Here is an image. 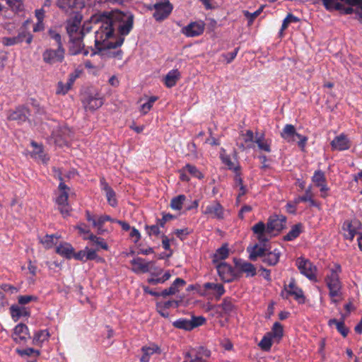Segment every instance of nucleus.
Returning a JSON list of instances; mask_svg holds the SVG:
<instances>
[{"label":"nucleus","instance_id":"f257e3e1","mask_svg":"<svg viewBox=\"0 0 362 362\" xmlns=\"http://www.w3.org/2000/svg\"><path fill=\"white\" fill-rule=\"evenodd\" d=\"M90 21L102 23L100 29L105 35V40H107L115 37V29L118 30L122 37L127 35L133 28L134 16H126L122 12L114 13L103 11L93 15Z\"/></svg>","mask_w":362,"mask_h":362},{"label":"nucleus","instance_id":"f03ea898","mask_svg":"<svg viewBox=\"0 0 362 362\" xmlns=\"http://www.w3.org/2000/svg\"><path fill=\"white\" fill-rule=\"evenodd\" d=\"M325 8L329 11H338L341 14H351V6H361L362 0H322Z\"/></svg>","mask_w":362,"mask_h":362},{"label":"nucleus","instance_id":"7ed1b4c3","mask_svg":"<svg viewBox=\"0 0 362 362\" xmlns=\"http://www.w3.org/2000/svg\"><path fill=\"white\" fill-rule=\"evenodd\" d=\"M341 270L340 265H334V268L329 270L325 279L326 284L329 290V295L332 298H339L341 295V285L339 277Z\"/></svg>","mask_w":362,"mask_h":362},{"label":"nucleus","instance_id":"20e7f679","mask_svg":"<svg viewBox=\"0 0 362 362\" xmlns=\"http://www.w3.org/2000/svg\"><path fill=\"white\" fill-rule=\"evenodd\" d=\"M280 296L285 299H288L290 296H293L294 299L298 303H305V296L303 290L296 286L295 278L292 277L288 285L285 284L284 289L281 291Z\"/></svg>","mask_w":362,"mask_h":362},{"label":"nucleus","instance_id":"39448f33","mask_svg":"<svg viewBox=\"0 0 362 362\" xmlns=\"http://www.w3.org/2000/svg\"><path fill=\"white\" fill-rule=\"evenodd\" d=\"M155 11L153 14L156 21H162L167 18L171 13L173 6L169 0H156L153 5Z\"/></svg>","mask_w":362,"mask_h":362},{"label":"nucleus","instance_id":"423d86ee","mask_svg":"<svg viewBox=\"0 0 362 362\" xmlns=\"http://www.w3.org/2000/svg\"><path fill=\"white\" fill-rule=\"evenodd\" d=\"M296 264L302 274L305 276L310 280L317 281V267L309 259L302 257H298L296 259Z\"/></svg>","mask_w":362,"mask_h":362},{"label":"nucleus","instance_id":"0eeeda50","mask_svg":"<svg viewBox=\"0 0 362 362\" xmlns=\"http://www.w3.org/2000/svg\"><path fill=\"white\" fill-rule=\"evenodd\" d=\"M31 116L30 110L25 105H18L14 110L11 111L7 119L10 121H15L18 124H22L25 122H30Z\"/></svg>","mask_w":362,"mask_h":362},{"label":"nucleus","instance_id":"6e6552de","mask_svg":"<svg viewBox=\"0 0 362 362\" xmlns=\"http://www.w3.org/2000/svg\"><path fill=\"white\" fill-rule=\"evenodd\" d=\"M361 228V223L359 220L354 218L346 220L342 225V234L345 239L352 241L355 235L358 233Z\"/></svg>","mask_w":362,"mask_h":362},{"label":"nucleus","instance_id":"1a4fd4ad","mask_svg":"<svg viewBox=\"0 0 362 362\" xmlns=\"http://www.w3.org/2000/svg\"><path fill=\"white\" fill-rule=\"evenodd\" d=\"M204 292L206 295L203 296L209 300H216L221 299V296L226 293L225 288L221 284H215L213 282H206L204 284Z\"/></svg>","mask_w":362,"mask_h":362},{"label":"nucleus","instance_id":"9d476101","mask_svg":"<svg viewBox=\"0 0 362 362\" xmlns=\"http://www.w3.org/2000/svg\"><path fill=\"white\" fill-rule=\"evenodd\" d=\"M65 49L58 46L56 49H47L42 53L43 61L46 64H53L56 62H62L64 59Z\"/></svg>","mask_w":362,"mask_h":362},{"label":"nucleus","instance_id":"9b49d317","mask_svg":"<svg viewBox=\"0 0 362 362\" xmlns=\"http://www.w3.org/2000/svg\"><path fill=\"white\" fill-rule=\"evenodd\" d=\"M286 217L282 214H273L270 216L267 220L266 227L267 228V233L274 231L281 232L286 228Z\"/></svg>","mask_w":362,"mask_h":362},{"label":"nucleus","instance_id":"f8f14e48","mask_svg":"<svg viewBox=\"0 0 362 362\" xmlns=\"http://www.w3.org/2000/svg\"><path fill=\"white\" fill-rule=\"evenodd\" d=\"M233 263L238 269L239 274H246V277H253L257 274V269L254 264L241 258L234 257Z\"/></svg>","mask_w":362,"mask_h":362},{"label":"nucleus","instance_id":"ddd939ff","mask_svg":"<svg viewBox=\"0 0 362 362\" xmlns=\"http://www.w3.org/2000/svg\"><path fill=\"white\" fill-rule=\"evenodd\" d=\"M204 31V23L203 22H192L182 29V33L187 37H197Z\"/></svg>","mask_w":362,"mask_h":362},{"label":"nucleus","instance_id":"4468645a","mask_svg":"<svg viewBox=\"0 0 362 362\" xmlns=\"http://www.w3.org/2000/svg\"><path fill=\"white\" fill-rule=\"evenodd\" d=\"M84 0H58L57 6L66 12L71 9L81 11L85 7Z\"/></svg>","mask_w":362,"mask_h":362},{"label":"nucleus","instance_id":"2eb2a0df","mask_svg":"<svg viewBox=\"0 0 362 362\" xmlns=\"http://www.w3.org/2000/svg\"><path fill=\"white\" fill-rule=\"evenodd\" d=\"M330 144L333 150L343 151L350 148L351 141L346 134L342 133L335 136Z\"/></svg>","mask_w":362,"mask_h":362},{"label":"nucleus","instance_id":"dca6fc26","mask_svg":"<svg viewBox=\"0 0 362 362\" xmlns=\"http://www.w3.org/2000/svg\"><path fill=\"white\" fill-rule=\"evenodd\" d=\"M205 214L210 215L211 218L218 220L224 218V209L217 201H214L206 206L204 212Z\"/></svg>","mask_w":362,"mask_h":362},{"label":"nucleus","instance_id":"f3484780","mask_svg":"<svg viewBox=\"0 0 362 362\" xmlns=\"http://www.w3.org/2000/svg\"><path fill=\"white\" fill-rule=\"evenodd\" d=\"M252 232L257 235L259 245H266L269 239L266 236L267 233V228L263 221H259L252 227Z\"/></svg>","mask_w":362,"mask_h":362},{"label":"nucleus","instance_id":"a211bd4d","mask_svg":"<svg viewBox=\"0 0 362 362\" xmlns=\"http://www.w3.org/2000/svg\"><path fill=\"white\" fill-rule=\"evenodd\" d=\"M130 264L132 266V270L135 274L150 272V263H146L145 259L141 257L134 258Z\"/></svg>","mask_w":362,"mask_h":362},{"label":"nucleus","instance_id":"6ab92c4d","mask_svg":"<svg viewBox=\"0 0 362 362\" xmlns=\"http://www.w3.org/2000/svg\"><path fill=\"white\" fill-rule=\"evenodd\" d=\"M268 249L266 245H260L258 243L255 244L253 246L247 247V252L249 253V259L251 261H256L258 257H264Z\"/></svg>","mask_w":362,"mask_h":362},{"label":"nucleus","instance_id":"aec40b11","mask_svg":"<svg viewBox=\"0 0 362 362\" xmlns=\"http://www.w3.org/2000/svg\"><path fill=\"white\" fill-rule=\"evenodd\" d=\"M185 284L186 281L183 279L176 278L169 288L163 290L161 292H159L160 297L162 296L163 298H166L168 296L175 295L179 292L180 287H182Z\"/></svg>","mask_w":362,"mask_h":362},{"label":"nucleus","instance_id":"412c9836","mask_svg":"<svg viewBox=\"0 0 362 362\" xmlns=\"http://www.w3.org/2000/svg\"><path fill=\"white\" fill-rule=\"evenodd\" d=\"M141 351L143 353L140 358L141 362H149L151 356L153 354H160L161 353L160 348L156 344H152L149 346H144L141 347Z\"/></svg>","mask_w":362,"mask_h":362},{"label":"nucleus","instance_id":"4be33fe9","mask_svg":"<svg viewBox=\"0 0 362 362\" xmlns=\"http://www.w3.org/2000/svg\"><path fill=\"white\" fill-rule=\"evenodd\" d=\"M83 34L81 33L80 37H76L70 39L71 45L69 47V54L74 56L80 54L84 48V44L82 42Z\"/></svg>","mask_w":362,"mask_h":362},{"label":"nucleus","instance_id":"5701e85b","mask_svg":"<svg viewBox=\"0 0 362 362\" xmlns=\"http://www.w3.org/2000/svg\"><path fill=\"white\" fill-rule=\"evenodd\" d=\"M281 253L279 249H274L273 251L267 250L264 257L262 261L268 266H275L279 262Z\"/></svg>","mask_w":362,"mask_h":362},{"label":"nucleus","instance_id":"b1692460","mask_svg":"<svg viewBox=\"0 0 362 362\" xmlns=\"http://www.w3.org/2000/svg\"><path fill=\"white\" fill-rule=\"evenodd\" d=\"M56 253L58 255L65 257L67 259H70L72 258L73 252L74 251V248L72 245L66 242H64L60 243L56 247Z\"/></svg>","mask_w":362,"mask_h":362},{"label":"nucleus","instance_id":"393cba45","mask_svg":"<svg viewBox=\"0 0 362 362\" xmlns=\"http://www.w3.org/2000/svg\"><path fill=\"white\" fill-rule=\"evenodd\" d=\"M181 74L178 69H172L164 77V83L167 88L174 87L180 78Z\"/></svg>","mask_w":362,"mask_h":362},{"label":"nucleus","instance_id":"a878e982","mask_svg":"<svg viewBox=\"0 0 362 362\" xmlns=\"http://www.w3.org/2000/svg\"><path fill=\"white\" fill-rule=\"evenodd\" d=\"M10 312L14 322H17L21 317H29L30 315V312L25 308L19 307L16 305L11 306Z\"/></svg>","mask_w":362,"mask_h":362},{"label":"nucleus","instance_id":"bb28decb","mask_svg":"<svg viewBox=\"0 0 362 362\" xmlns=\"http://www.w3.org/2000/svg\"><path fill=\"white\" fill-rule=\"evenodd\" d=\"M194 351V358H192L189 362H206V360L204 358H208L211 356V351L204 346L199 347Z\"/></svg>","mask_w":362,"mask_h":362},{"label":"nucleus","instance_id":"cd10ccee","mask_svg":"<svg viewBox=\"0 0 362 362\" xmlns=\"http://www.w3.org/2000/svg\"><path fill=\"white\" fill-rule=\"evenodd\" d=\"M328 325L332 327L333 325L335 326L337 332L343 337H346L349 333V329L347 327L344 323V320H338L337 319H330L328 321Z\"/></svg>","mask_w":362,"mask_h":362},{"label":"nucleus","instance_id":"c85d7f7f","mask_svg":"<svg viewBox=\"0 0 362 362\" xmlns=\"http://www.w3.org/2000/svg\"><path fill=\"white\" fill-rule=\"evenodd\" d=\"M26 37V33H19L18 35L14 37H4L1 39V42L4 46H13L22 42Z\"/></svg>","mask_w":362,"mask_h":362},{"label":"nucleus","instance_id":"c756f323","mask_svg":"<svg viewBox=\"0 0 362 362\" xmlns=\"http://www.w3.org/2000/svg\"><path fill=\"white\" fill-rule=\"evenodd\" d=\"M281 136L282 138L286 140H295V137L300 138V134L296 132V129L292 124H286L283 129Z\"/></svg>","mask_w":362,"mask_h":362},{"label":"nucleus","instance_id":"7c9ffc66","mask_svg":"<svg viewBox=\"0 0 362 362\" xmlns=\"http://www.w3.org/2000/svg\"><path fill=\"white\" fill-rule=\"evenodd\" d=\"M217 306L222 309L224 315L228 316L230 315L235 310V306L232 302V298L230 297L224 298L222 303Z\"/></svg>","mask_w":362,"mask_h":362},{"label":"nucleus","instance_id":"2f4dec72","mask_svg":"<svg viewBox=\"0 0 362 362\" xmlns=\"http://www.w3.org/2000/svg\"><path fill=\"white\" fill-rule=\"evenodd\" d=\"M13 334L19 337L21 341H25L26 336L30 338V332L28 326L23 323H19L13 329Z\"/></svg>","mask_w":362,"mask_h":362},{"label":"nucleus","instance_id":"473e14b6","mask_svg":"<svg viewBox=\"0 0 362 362\" xmlns=\"http://www.w3.org/2000/svg\"><path fill=\"white\" fill-rule=\"evenodd\" d=\"M318 188H320L322 197L325 198L329 195V188L327 185L324 173L320 170H318Z\"/></svg>","mask_w":362,"mask_h":362},{"label":"nucleus","instance_id":"72a5a7b5","mask_svg":"<svg viewBox=\"0 0 362 362\" xmlns=\"http://www.w3.org/2000/svg\"><path fill=\"white\" fill-rule=\"evenodd\" d=\"M302 224L297 223L292 226L290 231L284 236L283 240L284 241H292L297 238L302 233Z\"/></svg>","mask_w":362,"mask_h":362},{"label":"nucleus","instance_id":"f704fd0d","mask_svg":"<svg viewBox=\"0 0 362 362\" xmlns=\"http://www.w3.org/2000/svg\"><path fill=\"white\" fill-rule=\"evenodd\" d=\"M229 255V249L228 245L227 243H224L221 245V247L218 248L216 251V253L213 257V262L215 263L218 260L226 259Z\"/></svg>","mask_w":362,"mask_h":362},{"label":"nucleus","instance_id":"c9c22d12","mask_svg":"<svg viewBox=\"0 0 362 362\" xmlns=\"http://www.w3.org/2000/svg\"><path fill=\"white\" fill-rule=\"evenodd\" d=\"M58 189L59 191V194L56 199H59V202L61 203H64L66 200H69V192L70 191V187L64 182H59Z\"/></svg>","mask_w":362,"mask_h":362},{"label":"nucleus","instance_id":"e433bc0d","mask_svg":"<svg viewBox=\"0 0 362 362\" xmlns=\"http://www.w3.org/2000/svg\"><path fill=\"white\" fill-rule=\"evenodd\" d=\"M272 338H276L278 341H280L284 336V328L282 325L276 322L274 323L272 331L267 332Z\"/></svg>","mask_w":362,"mask_h":362},{"label":"nucleus","instance_id":"4c0bfd02","mask_svg":"<svg viewBox=\"0 0 362 362\" xmlns=\"http://www.w3.org/2000/svg\"><path fill=\"white\" fill-rule=\"evenodd\" d=\"M265 7V5H261L259 8L255 11L253 13H250L248 11L244 10L243 11V16L247 18V25H252L255 19L258 17L262 12L263 11L264 8Z\"/></svg>","mask_w":362,"mask_h":362},{"label":"nucleus","instance_id":"58836bf2","mask_svg":"<svg viewBox=\"0 0 362 362\" xmlns=\"http://www.w3.org/2000/svg\"><path fill=\"white\" fill-rule=\"evenodd\" d=\"M83 239L85 240H88L93 242L98 246H99L100 247H101L102 249H103L105 250H108V249H109L108 245L107 244V243L105 241V240L103 238L98 237V236L93 235V233H90L88 236H84L83 238Z\"/></svg>","mask_w":362,"mask_h":362},{"label":"nucleus","instance_id":"ea45409f","mask_svg":"<svg viewBox=\"0 0 362 362\" xmlns=\"http://www.w3.org/2000/svg\"><path fill=\"white\" fill-rule=\"evenodd\" d=\"M49 337V333L47 330H39L35 332L33 339V344L34 345H40L43 341L48 340V338Z\"/></svg>","mask_w":362,"mask_h":362},{"label":"nucleus","instance_id":"a19ab883","mask_svg":"<svg viewBox=\"0 0 362 362\" xmlns=\"http://www.w3.org/2000/svg\"><path fill=\"white\" fill-rule=\"evenodd\" d=\"M173 326L175 328L183 329L185 331H191L190 320L187 318H179L178 320L173 322Z\"/></svg>","mask_w":362,"mask_h":362},{"label":"nucleus","instance_id":"79ce46f5","mask_svg":"<svg viewBox=\"0 0 362 362\" xmlns=\"http://www.w3.org/2000/svg\"><path fill=\"white\" fill-rule=\"evenodd\" d=\"M185 200L186 196L185 194L175 197L170 201V207L174 210H181Z\"/></svg>","mask_w":362,"mask_h":362},{"label":"nucleus","instance_id":"37998d69","mask_svg":"<svg viewBox=\"0 0 362 362\" xmlns=\"http://www.w3.org/2000/svg\"><path fill=\"white\" fill-rule=\"evenodd\" d=\"M258 346L262 351H270L272 346V337L268 333H266L258 344Z\"/></svg>","mask_w":362,"mask_h":362},{"label":"nucleus","instance_id":"c03bdc74","mask_svg":"<svg viewBox=\"0 0 362 362\" xmlns=\"http://www.w3.org/2000/svg\"><path fill=\"white\" fill-rule=\"evenodd\" d=\"M103 100L102 98H98L93 96H89L88 98V103L86 105V108H88L90 110H95L98 109L103 105Z\"/></svg>","mask_w":362,"mask_h":362},{"label":"nucleus","instance_id":"a18cd8bd","mask_svg":"<svg viewBox=\"0 0 362 362\" xmlns=\"http://www.w3.org/2000/svg\"><path fill=\"white\" fill-rule=\"evenodd\" d=\"M184 170H186L191 175L199 180H202L204 177V174L195 165L190 163H187L184 166Z\"/></svg>","mask_w":362,"mask_h":362},{"label":"nucleus","instance_id":"49530a36","mask_svg":"<svg viewBox=\"0 0 362 362\" xmlns=\"http://www.w3.org/2000/svg\"><path fill=\"white\" fill-rule=\"evenodd\" d=\"M105 196L107 198V203L112 207L117 206V200L116 199V194L112 187H106Z\"/></svg>","mask_w":362,"mask_h":362},{"label":"nucleus","instance_id":"de8ad7c7","mask_svg":"<svg viewBox=\"0 0 362 362\" xmlns=\"http://www.w3.org/2000/svg\"><path fill=\"white\" fill-rule=\"evenodd\" d=\"M220 158L223 163L227 165L228 170H233V172L240 171L241 167L240 165L234 166L233 163L232 162L230 158L228 155H220Z\"/></svg>","mask_w":362,"mask_h":362},{"label":"nucleus","instance_id":"09e8293b","mask_svg":"<svg viewBox=\"0 0 362 362\" xmlns=\"http://www.w3.org/2000/svg\"><path fill=\"white\" fill-rule=\"evenodd\" d=\"M158 99V96H151L148 98L147 102L144 103L141 106V112L143 115H146L150 111V110L152 108L153 103L157 101Z\"/></svg>","mask_w":362,"mask_h":362},{"label":"nucleus","instance_id":"8fccbe9b","mask_svg":"<svg viewBox=\"0 0 362 362\" xmlns=\"http://www.w3.org/2000/svg\"><path fill=\"white\" fill-rule=\"evenodd\" d=\"M309 202L310 203V205L317 206V202L312 198V195L309 189L305 191V194L299 196L298 197L296 198V204H299L300 202Z\"/></svg>","mask_w":362,"mask_h":362},{"label":"nucleus","instance_id":"3c124183","mask_svg":"<svg viewBox=\"0 0 362 362\" xmlns=\"http://www.w3.org/2000/svg\"><path fill=\"white\" fill-rule=\"evenodd\" d=\"M6 3L16 13L23 11L24 9L23 4L21 0H6Z\"/></svg>","mask_w":362,"mask_h":362},{"label":"nucleus","instance_id":"603ef678","mask_svg":"<svg viewBox=\"0 0 362 362\" xmlns=\"http://www.w3.org/2000/svg\"><path fill=\"white\" fill-rule=\"evenodd\" d=\"M300 19L298 17L295 16L292 13H288L283 21L280 31H284L288 27L289 24L292 23H298Z\"/></svg>","mask_w":362,"mask_h":362},{"label":"nucleus","instance_id":"864d4df0","mask_svg":"<svg viewBox=\"0 0 362 362\" xmlns=\"http://www.w3.org/2000/svg\"><path fill=\"white\" fill-rule=\"evenodd\" d=\"M162 272L163 269H160L158 272H151V275L152 277L147 279L148 284L152 286H156L159 284L165 283L162 277H157Z\"/></svg>","mask_w":362,"mask_h":362},{"label":"nucleus","instance_id":"5fc2aeb1","mask_svg":"<svg viewBox=\"0 0 362 362\" xmlns=\"http://www.w3.org/2000/svg\"><path fill=\"white\" fill-rule=\"evenodd\" d=\"M223 267H226L228 269L227 274L230 276V278L226 280V282L231 283L235 280L238 279L240 277V274L239 272H235V269L230 264H224Z\"/></svg>","mask_w":362,"mask_h":362},{"label":"nucleus","instance_id":"6e6d98bb","mask_svg":"<svg viewBox=\"0 0 362 362\" xmlns=\"http://www.w3.org/2000/svg\"><path fill=\"white\" fill-rule=\"evenodd\" d=\"M92 52L90 54V57H93L96 54H102V52L105 50V40L100 42L98 39L95 40V49L90 47Z\"/></svg>","mask_w":362,"mask_h":362},{"label":"nucleus","instance_id":"4d7b16f0","mask_svg":"<svg viewBox=\"0 0 362 362\" xmlns=\"http://www.w3.org/2000/svg\"><path fill=\"white\" fill-rule=\"evenodd\" d=\"M160 226L157 223V222L156 223V224H153V225H145V230L146 231V233L149 235V236H152V235H156V236H158L160 234Z\"/></svg>","mask_w":362,"mask_h":362},{"label":"nucleus","instance_id":"13d9d810","mask_svg":"<svg viewBox=\"0 0 362 362\" xmlns=\"http://www.w3.org/2000/svg\"><path fill=\"white\" fill-rule=\"evenodd\" d=\"M190 320V327L192 330L202 326L206 322V318L203 316H192Z\"/></svg>","mask_w":362,"mask_h":362},{"label":"nucleus","instance_id":"bf43d9fd","mask_svg":"<svg viewBox=\"0 0 362 362\" xmlns=\"http://www.w3.org/2000/svg\"><path fill=\"white\" fill-rule=\"evenodd\" d=\"M57 239L58 237L54 235H46L43 239L41 240V243L45 245V247L47 249L51 248L54 245L57 244V242L54 241V239Z\"/></svg>","mask_w":362,"mask_h":362},{"label":"nucleus","instance_id":"052dcab7","mask_svg":"<svg viewBox=\"0 0 362 362\" xmlns=\"http://www.w3.org/2000/svg\"><path fill=\"white\" fill-rule=\"evenodd\" d=\"M162 215L163 216L161 218H156V222L160 226V228H164L166 222L175 219L176 218L175 216L170 213L163 212Z\"/></svg>","mask_w":362,"mask_h":362},{"label":"nucleus","instance_id":"680f3d73","mask_svg":"<svg viewBox=\"0 0 362 362\" xmlns=\"http://www.w3.org/2000/svg\"><path fill=\"white\" fill-rule=\"evenodd\" d=\"M124 41V37L119 36L117 39L116 42H107L106 43L105 42V50L110 49H117L123 45Z\"/></svg>","mask_w":362,"mask_h":362},{"label":"nucleus","instance_id":"e2e57ef3","mask_svg":"<svg viewBox=\"0 0 362 362\" xmlns=\"http://www.w3.org/2000/svg\"><path fill=\"white\" fill-rule=\"evenodd\" d=\"M38 298L33 295L19 296L18 297V303L20 305H24L32 301H37Z\"/></svg>","mask_w":362,"mask_h":362},{"label":"nucleus","instance_id":"0e129e2a","mask_svg":"<svg viewBox=\"0 0 362 362\" xmlns=\"http://www.w3.org/2000/svg\"><path fill=\"white\" fill-rule=\"evenodd\" d=\"M47 33L50 38H52L57 42V47H63L62 36L59 33L56 31V30L50 28L48 30Z\"/></svg>","mask_w":362,"mask_h":362},{"label":"nucleus","instance_id":"69168bd1","mask_svg":"<svg viewBox=\"0 0 362 362\" xmlns=\"http://www.w3.org/2000/svg\"><path fill=\"white\" fill-rule=\"evenodd\" d=\"M56 204L58 205V209L60 213L64 216L69 215V206L68 203V200H66L64 203H61L59 202V199H56Z\"/></svg>","mask_w":362,"mask_h":362},{"label":"nucleus","instance_id":"338daca9","mask_svg":"<svg viewBox=\"0 0 362 362\" xmlns=\"http://www.w3.org/2000/svg\"><path fill=\"white\" fill-rule=\"evenodd\" d=\"M186 291H196L197 293L200 296H203L204 295H206V293H205L204 292V285L202 286L200 284H190L187 286V288H186Z\"/></svg>","mask_w":362,"mask_h":362},{"label":"nucleus","instance_id":"774afa93","mask_svg":"<svg viewBox=\"0 0 362 362\" xmlns=\"http://www.w3.org/2000/svg\"><path fill=\"white\" fill-rule=\"evenodd\" d=\"M240 49V47H236L233 51L229 52L227 53H224L222 54L223 57L226 60L228 64L231 63L234 59L236 57L238 52Z\"/></svg>","mask_w":362,"mask_h":362}]
</instances>
